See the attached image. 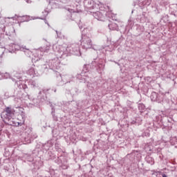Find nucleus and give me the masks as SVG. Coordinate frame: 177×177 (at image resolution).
I'll use <instances>...</instances> for the list:
<instances>
[{
	"mask_svg": "<svg viewBox=\"0 0 177 177\" xmlns=\"http://www.w3.org/2000/svg\"><path fill=\"white\" fill-rule=\"evenodd\" d=\"M19 118H21V120L19 122H17V125H24L25 121L24 118H23V116H19V118H18V120Z\"/></svg>",
	"mask_w": 177,
	"mask_h": 177,
	"instance_id": "f03ea898",
	"label": "nucleus"
},
{
	"mask_svg": "<svg viewBox=\"0 0 177 177\" xmlns=\"http://www.w3.org/2000/svg\"><path fill=\"white\" fill-rule=\"evenodd\" d=\"M67 49H68V47H67L66 50H67Z\"/></svg>",
	"mask_w": 177,
	"mask_h": 177,
	"instance_id": "20e7f679",
	"label": "nucleus"
},
{
	"mask_svg": "<svg viewBox=\"0 0 177 177\" xmlns=\"http://www.w3.org/2000/svg\"><path fill=\"white\" fill-rule=\"evenodd\" d=\"M162 177H167V176L165 174H162Z\"/></svg>",
	"mask_w": 177,
	"mask_h": 177,
	"instance_id": "7ed1b4c3",
	"label": "nucleus"
},
{
	"mask_svg": "<svg viewBox=\"0 0 177 177\" xmlns=\"http://www.w3.org/2000/svg\"><path fill=\"white\" fill-rule=\"evenodd\" d=\"M4 113H6V118H8V120H10V118H12L15 115V109L10 107H6Z\"/></svg>",
	"mask_w": 177,
	"mask_h": 177,
	"instance_id": "f257e3e1",
	"label": "nucleus"
}]
</instances>
